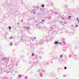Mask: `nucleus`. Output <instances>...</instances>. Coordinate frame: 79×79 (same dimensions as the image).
Masks as SVG:
<instances>
[{"instance_id": "f257e3e1", "label": "nucleus", "mask_w": 79, "mask_h": 79, "mask_svg": "<svg viewBox=\"0 0 79 79\" xmlns=\"http://www.w3.org/2000/svg\"><path fill=\"white\" fill-rule=\"evenodd\" d=\"M24 28L26 29H29V27H25Z\"/></svg>"}, {"instance_id": "f03ea898", "label": "nucleus", "mask_w": 79, "mask_h": 79, "mask_svg": "<svg viewBox=\"0 0 79 79\" xmlns=\"http://www.w3.org/2000/svg\"><path fill=\"white\" fill-rule=\"evenodd\" d=\"M68 19H69V20H71V16H69V17L68 18Z\"/></svg>"}, {"instance_id": "7ed1b4c3", "label": "nucleus", "mask_w": 79, "mask_h": 79, "mask_svg": "<svg viewBox=\"0 0 79 79\" xmlns=\"http://www.w3.org/2000/svg\"><path fill=\"white\" fill-rule=\"evenodd\" d=\"M59 43V42H56L54 43L55 44H58Z\"/></svg>"}, {"instance_id": "20e7f679", "label": "nucleus", "mask_w": 79, "mask_h": 79, "mask_svg": "<svg viewBox=\"0 0 79 79\" xmlns=\"http://www.w3.org/2000/svg\"><path fill=\"white\" fill-rule=\"evenodd\" d=\"M11 27L10 26H9V29L10 30H11Z\"/></svg>"}, {"instance_id": "39448f33", "label": "nucleus", "mask_w": 79, "mask_h": 79, "mask_svg": "<svg viewBox=\"0 0 79 79\" xmlns=\"http://www.w3.org/2000/svg\"><path fill=\"white\" fill-rule=\"evenodd\" d=\"M60 58H62L63 57V55H61L60 56Z\"/></svg>"}, {"instance_id": "423d86ee", "label": "nucleus", "mask_w": 79, "mask_h": 79, "mask_svg": "<svg viewBox=\"0 0 79 79\" xmlns=\"http://www.w3.org/2000/svg\"><path fill=\"white\" fill-rule=\"evenodd\" d=\"M40 76H42V73H40Z\"/></svg>"}, {"instance_id": "0eeeda50", "label": "nucleus", "mask_w": 79, "mask_h": 79, "mask_svg": "<svg viewBox=\"0 0 79 79\" xmlns=\"http://www.w3.org/2000/svg\"><path fill=\"white\" fill-rule=\"evenodd\" d=\"M21 77V75H19V77Z\"/></svg>"}, {"instance_id": "6e6552de", "label": "nucleus", "mask_w": 79, "mask_h": 79, "mask_svg": "<svg viewBox=\"0 0 79 79\" xmlns=\"http://www.w3.org/2000/svg\"><path fill=\"white\" fill-rule=\"evenodd\" d=\"M42 6V8H44V5H43Z\"/></svg>"}, {"instance_id": "1a4fd4ad", "label": "nucleus", "mask_w": 79, "mask_h": 79, "mask_svg": "<svg viewBox=\"0 0 79 79\" xmlns=\"http://www.w3.org/2000/svg\"><path fill=\"white\" fill-rule=\"evenodd\" d=\"M76 27H78V25H75Z\"/></svg>"}, {"instance_id": "9d476101", "label": "nucleus", "mask_w": 79, "mask_h": 79, "mask_svg": "<svg viewBox=\"0 0 79 79\" xmlns=\"http://www.w3.org/2000/svg\"><path fill=\"white\" fill-rule=\"evenodd\" d=\"M66 67H65L64 68V69H66Z\"/></svg>"}, {"instance_id": "9b49d317", "label": "nucleus", "mask_w": 79, "mask_h": 79, "mask_svg": "<svg viewBox=\"0 0 79 79\" xmlns=\"http://www.w3.org/2000/svg\"><path fill=\"white\" fill-rule=\"evenodd\" d=\"M12 36H11V37H10V38H9V39H11V38H12Z\"/></svg>"}, {"instance_id": "f8f14e48", "label": "nucleus", "mask_w": 79, "mask_h": 79, "mask_svg": "<svg viewBox=\"0 0 79 79\" xmlns=\"http://www.w3.org/2000/svg\"><path fill=\"white\" fill-rule=\"evenodd\" d=\"M34 54H32V56H34Z\"/></svg>"}, {"instance_id": "ddd939ff", "label": "nucleus", "mask_w": 79, "mask_h": 79, "mask_svg": "<svg viewBox=\"0 0 79 79\" xmlns=\"http://www.w3.org/2000/svg\"><path fill=\"white\" fill-rule=\"evenodd\" d=\"M77 20H79V19H78V18H77Z\"/></svg>"}, {"instance_id": "4468645a", "label": "nucleus", "mask_w": 79, "mask_h": 79, "mask_svg": "<svg viewBox=\"0 0 79 79\" xmlns=\"http://www.w3.org/2000/svg\"><path fill=\"white\" fill-rule=\"evenodd\" d=\"M36 39V38H35L34 39Z\"/></svg>"}, {"instance_id": "2eb2a0df", "label": "nucleus", "mask_w": 79, "mask_h": 79, "mask_svg": "<svg viewBox=\"0 0 79 79\" xmlns=\"http://www.w3.org/2000/svg\"><path fill=\"white\" fill-rule=\"evenodd\" d=\"M21 21H23V20H21Z\"/></svg>"}, {"instance_id": "dca6fc26", "label": "nucleus", "mask_w": 79, "mask_h": 79, "mask_svg": "<svg viewBox=\"0 0 79 79\" xmlns=\"http://www.w3.org/2000/svg\"><path fill=\"white\" fill-rule=\"evenodd\" d=\"M62 19H63V20L64 19V18H62Z\"/></svg>"}, {"instance_id": "f3484780", "label": "nucleus", "mask_w": 79, "mask_h": 79, "mask_svg": "<svg viewBox=\"0 0 79 79\" xmlns=\"http://www.w3.org/2000/svg\"><path fill=\"white\" fill-rule=\"evenodd\" d=\"M42 21H44L43 20H42Z\"/></svg>"}, {"instance_id": "a211bd4d", "label": "nucleus", "mask_w": 79, "mask_h": 79, "mask_svg": "<svg viewBox=\"0 0 79 79\" xmlns=\"http://www.w3.org/2000/svg\"><path fill=\"white\" fill-rule=\"evenodd\" d=\"M34 10H35L33 9V11H34Z\"/></svg>"}, {"instance_id": "6ab92c4d", "label": "nucleus", "mask_w": 79, "mask_h": 79, "mask_svg": "<svg viewBox=\"0 0 79 79\" xmlns=\"http://www.w3.org/2000/svg\"><path fill=\"white\" fill-rule=\"evenodd\" d=\"M78 22H79V19L78 20Z\"/></svg>"}, {"instance_id": "aec40b11", "label": "nucleus", "mask_w": 79, "mask_h": 79, "mask_svg": "<svg viewBox=\"0 0 79 79\" xmlns=\"http://www.w3.org/2000/svg\"><path fill=\"white\" fill-rule=\"evenodd\" d=\"M60 23H62V21H61V22H60Z\"/></svg>"}, {"instance_id": "412c9836", "label": "nucleus", "mask_w": 79, "mask_h": 79, "mask_svg": "<svg viewBox=\"0 0 79 79\" xmlns=\"http://www.w3.org/2000/svg\"><path fill=\"white\" fill-rule=\"evenodd\" d=\"M56 14H57V13H56Z\"/></svg>"}]
</instances>
